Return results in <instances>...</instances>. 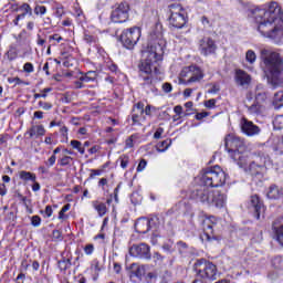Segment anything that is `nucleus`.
Returning <instances> with one entry per match:
<instances>
[{
    "mask_svg": "<svg viewBox=\"0 0 283 283\" xmlns=\"http://www.w3.org/2000/svg\"><path fill=\"white\" fill-rule=\"evenodd\" d=\"M208 206L216 207L217 209L227 207V195L220 192V190H212Z\"/></svg>",
    "mask_w": 283,
    "mask_h": 283,
    "instance_id": "15",
    "label": "nucleus"
},
{
    "mask_svg": "<svg viewBox=\"0 0 283 283\" xmlns=\"http://www.w3.org/2000/svg\"><path fill=\"white\" fill-rule=\"evenodd\" d=\"M8 193V188H6L4 184L0 185V196H6Z\"/></svg>",
    "mask_w": 283,
    "mask_h": 283,
    "instance_id": "64",
    "label": "nucleus"
},
{
    "mask_svg": "<svg viewBox=\"0 0 283 283\" xmlns=\"http://www.w3.org/2000/svg\"><path fill=\"white\" fill-rule=\"evenodd\" d=\"M140 113L138 112H133L132 115V120H133V125H138L140 123Z\"/></svg>",
    "mask_w": 283,
    "mask_h": 283,
    "instance_id": "46",
    "label": "nucleus"
},
{
    "mask_svg": "<svg viewBox=\"0 0 283 283\" xmlns=\"http://www.w3.org/2000/svg\"><path fill=\"white\" fill-rule=\"evenodd\" d=\"M52 238L53 240L61 242L63 240V233L61 232V230H53Z\"/></svg>",
    "mask_w": 283,
    "mask_h": 283,
    "instance_id": "40",
    "label": "nucleus"
},
{
    "mask_svg": "<svg viewBox=\"0 0 283 283\" xmlns=\"http://www.w3.org/2000/svg\"><path fill=\"white\" fill-rule=\"evenodd\" d=\"M202 78H205V73H202V69H200V66H186L180 72V82L185 83V85H189L190 83H200Z\"/></svg>",
    "mask_w": 283,
    "mask_h": 283,
    "instance_id": "7",
    "label": "nucleus"
},
{
    "mask_svg": "<svg viewBox=\"0 0 283 283\" xmlns=\"http://www.w3.org/2000/svg\"><path fill=\"white\" fill-rule=\"evenodd\" d=\"M234 81L241 87H249L251 85V75L243 70H237Z\"/></svg>",
    "mask_w": 283,
    "mask_h": 283,
    "instance_id": "18",
    "label": "nucleus"
},
{
    "mask_svg": "<svg viewBox=\"0 0 283 283\" xmlns=\"http://www.w3.org/2000/svg\"><path fill=\"white\" fill-rule=\"evenodd\" d=\"M163 134H165V128L158 127L154 134V138L156 140H160V138H163Z\"/></svg>",
    "mask_w": 283,
    "mask_h": 283,
    "instance_id": "42",
    "label": "nucleus"
},
{
    "mask_svg": "<svg viewBox=\"0 0 283 283\" xmlns=\"http://www.w3.org/2000/svg\"><path fill=\"white\" fill-rule=\"evenodd\" d=\"M156 222H158L157 217H154L150 219H147V218L138 219L135 223V230L137 233H142V234L149 233V230L154 226H156Z\"/></svg>",
    "mask_w": 283,
    "mask_h": 283,
    "instance_id": "14",
    "label": "nucleus"
},
{
    "mask_svg": "<svg viewBox=\"0 0 283 283\" xmlns=\"http://www.w3.org/2000/svg\"><path fill=\"white\" fill-rule=\"evenodd\" d=\"M67 132H69V129H67V127L65 125L61 126L60 134L65 139L66 143L69 140Z\"/></svg>",
    "mask_w": 283,
    "mask_h": 283,
    "instance_id": "51",
    "label": "nucleus"
},
{
    "mask_svg": "<svg viewBox=\"0 0 283 283\" xmlns=\"http://www.w3.org/2000/svg\"><path fill=\"white\" fill-rule=\"evenodd\" d=\"M39 107H42V109H45L48 112V111L52 109V104H50L48 102L40 101Z\"/></svg>",
    "mask_w": 283,
    "mask_h": 283,
    "instance_id": "54",
    "label": "nucleus"
},
{
    "mask_svg": "<svg viewBox=\"0 0 283 283\" xmlns=\"http://www.w3.org/2000/svg\"><path fill=\"white\" fill-rule=\"evenodd\" d=\"M133 112H137L138 114H140V116H143L145 114V104L143 102H138L134 106Z\"/></svg>",
    "mask_w": 283,
    "mask_h": 283,
    "instance_id": "37",
    "label": "nucleus"
},
{
    "mask_svg": "<svg viewBox=\"0 0 283 283\" xmlns=\"http://www.w3.org/2000/svg\"><path fill=\"white\" fill-rule=\"evenodd\" d=\"M23 70L24 72H27L28 74H32V72H34V65L30 62H27L24 65H23Z\"/></svg>",
    "mask_w": 283,
    "mask_h": 283,
    "instance_id": "48",
    "label": "nucleus"
},
{
    "mask_svg": "<svg viewBox=\"0 0 283 283\" xmlns=\"http://www.w3.org/2000/svg\"><path fill=\"white\" fill-rule=\"evenodd\" d=\"M274 129H283V115H279L273 120Z\"/></svg>",
    "mask_w": 283,
    "mask_h": 283,
    "instance_id": "36",
    "label": "nucleus"
},
{
    "mask_svg": "<svg viewBox=\"0 0 283 283\" xmlns=\"http://www.w3.org/2000/svg\"><path fill=\"white\" fill-rule=\"evenodd\" d=\"M272 229L276 235V240L283 247V218H279L273 222Z\"/></svg>",
    "mask_w": 283,
    "mask_h": 283,
    "instance_id": "19",
    "label": "nucleus"
},
{
    "mask_svg": "<svg viewBox=\"0 0 283 283\" xmlns=\"http://www.w3.org/2000/svg\"><path fill=\"white\" fill-rule=\"evenodd\" d=\"M97 76L98 74H96L95 71H88L87 73L82 74V76L80 77V81H82V83H94Z\"/></svg>",
    "mask_w": 283,
    "mask_h": 283,
    "instance_id": "24",
    "label": "nucleus"
},
{
    "mask_svg": "<svg viewBox=\"0 0 283 283\" xmlns=\"http://www.w3.org/2000/svg\"><path fill=\"white\" fill-rule=\"evenodd\" d=\"M27 134H29V138H34V136H45V127H43V125L32 126Z\"/></svg>",
    "mask_w": 283,
    "mask_h": 283,
    "instance_id": "23",
    "label": "nucleus"
},
{
    "mask_svg": "<svg viewBox=\"0 0 283 283\" xmlns=\"http://www.w3.org/2000/svg\"><path fill=\"white\" fill-rule=\"evenodd\" d=\"M250 209L254 212L256 220H260V216H264V203L260 200L258 195H253L250 199Z\"/></svg>",
    "mask_w": 283,
    "mask_h": 283,
    "instance_id": "16",
    "label": "nucleus"
},
{
    "mask_svg": "<svg viewBox=\"0 0 283 283\" xmlns=\"http://www.w3.org/2000/svg\"><path fill=\"white\" fill-rule=\"evenodd\" d=\"M145 167H147V160L142 159L137 166V171L140 172L145 169Z\"/></svg>",
    "mask_w": 283,
    "mask_h": 283,
    "instance_id": "58",
    "label": "nucleus"
},
{
    "mask_svg": "<svg viewBox=\"0 0 283 283\" xmlns=\"http://www.w3.org/2000/svg\"><path fill=\"white\" fill-rule=\"evenodd\" d=\"M220 92V85L214 84L210 90H208V94H218Z\"/></svg>",
    "mask_w": 283,
    "mask_h": 283,
    "instance_id": "60",
    "label": "nucleus"
},
{
    "mask_svg": "<svg viewBox=\"0 0 283 283\" xmlns=\"http://www.w3.org/2000/svg\"><path fill=\"white\" fill-rule=\"evenodd\" d=\"M167 41L163 38V32H153L149 38V42L144 54L145 60H142L139 69V78L144 81L143 85H151L154 83V74H158V67L160 61H163V54H165V46Z\"/></svg>",
    "mask_w": 283,
    "mask_h": 283,
    "instance_id": "2",
    "label": "nucleus"
},
{
    "mask_svg": "<svg viewBox=\"0 0 283 283\" xmlns=\"http://www.w3.org/2000/svg\"><path fill=\"white\" fill-rule=\"evenodd\" d=\"M45 12H48V8H45V6H36L34 8V14H40L41 17H43Z\"/></svg>",
    "mask_w": 283,
    "mask_h": 283,
    "instance_id": "41",
    "label": "nucleus"
},
{
    "mask_svg": "<svg viewBox=\"0 0 283 283\" xmlns=\"http://www.w3.org/2000/svg\"><path fill=\"white\" fill-rule=\"evenodd\" d=\"M20 178L21 180H31V182H36V175L25 170L20 171Z\"/></svg>",
    "mask_w": 283,
    "mask_h": 283,
    "instance_id": "30",
    "label": "nucleus"
},
{
    "mask_svg": "<svg viewBox=\"0 0 283 283\" xmlns=\"http://www.w3.org/2000/svg\"><path fill=\"white\" fill-rule=\"evenodd\" d=\"M8 81L9 83H13L14 85H23V81L19 77H9Z\"/></svg>",
    "mask_w": 283,
    "mask_h": 283,
    "instance_id": "56",
    "label": "nucleus"
},
{
    "mask_svg": "<svg viewBox=\"0 0 283 283\" xmlns=\"http://www.w3.org/2000/svg\"><path fill=\"white\" fill-rule=\"evenodd\" d=\"M20 10H23V14H30V15H32V8H31L30 4H28V3H23V4L20 7Z\"/></svg>",
    "mask_w": 283,
    "mask_h": 283,
    "instance_id": "44",
    "label": "nucleus"
},
{
    "mask_svg": "<svg viewBox=\"0 0 283 283\" xmlns=\"http://www.w3.org/2000/svg\"><path fill=\"white\" fill-rule=\"evenodd\" d=\"M31 224L32 227H41V217L39 216L31 217Z\"/></svg>",
    "mask_w": 283,
    "mask_h": 283,
    "instance_id": "47",
    "label": "nucleus"
},
{
    "mask_svg": "<svg viewBox=\"0 0 283 283\" xmlns=\"http://www.w3.org/2000/svg\"><path fill=\"white\" fill-rule=\"evenodd\" d=\"M84 253L86 255H92V253H94V244L88 243L84 247Z\"/></svg>",
    "mask_w": 283,
    "mask_h": 283,
    "instance_id": "50",
    "label": "nucleus"
},
{
    "mask_svg": "<svg viewBox=\"0 0 283 283\" xmlns=\"http://www.w3.org/2000/svg\"><path fill=\"white\" fill-rule=\"evenodd\" d=\"M174 90V86H171V83H164L163 84V91L166 94H169Z\"/></svg>",
    "mask_w": 283,
    "mask_h": 283,
    "instance_id": "55",
    "label": "nucleus"
},
{
    "mask_svg": "<svg viewBox=\"0 0 283 283\" xmlns=\"http://www.w3.org/2000/svg\"><path fill=\"white\" fill-rule=\"evenodd\" d=\"M193 269L197 273V277L201 280H210L211 282L218 280V268L216 264L205 259L197 260L193 264Z\"/></svg>",
    "mask_w": 283,
    "mask_h": 283,
    "instance_id": "6",
    "label": "nucleus"
},
{
    "mask_svg": "<svg viewBox=\"0 0 283 283\" xmlns=\"http://www.w3.org/2000/svg\"><path fill=\"white\" fill-rule=\"evenodd\" d=\"M84 41L92 45V43H96V38L94 35H90L87 33L84 34Z\"/></svg>",
    "mask_w": 283,
    "mask_h": 283,
    "instance_id": "49",
    "label": "nucleus"
},
{
    "mask_svg": "<svg viewBox=\"0 0 283 283\" xmlns=\"http://www.w3.org/2000/svg\"><path fill=\"white\" fill-rule=\"evenodd\" d=\"M273 106L274 109H280L283 107V91L275 93L273 98Z\"/></svg>",
    "mask_w": 283,
    "mask_h": 283,
    "instance_id": "26",
    "label": "nucleus"
},
{
    "mask_svg": "<svg viewBox=\"0 0 283 283\" xmlns=\"http://www.w3.org/2000/svg\"><path fill=\"white\" fill-rule=\"evenodd\" d=\"M252 17L262 36L271 39L276 45L283 43V12L277 2H271L268 10L260 8L252 10Z\"/></svg>",
    "mask_w": 283,
    "mask_h": 283,
    "instance_id": "1",
    "label": "nucleus"
},
{
    "mask_svg": "<svg viewBox=\"0 0 283 283\" xmlns=\"http://www.w3.org/2000/svg\"><path fill=\"white\" fill-rule=\"evenodd\" d=\"M56 163V156L52 155L46 161H44V165H46V167H54Z\"/></svg>",
    "mask_w": 283,
    "mask_h": 283,
    "instance_id": "52",
    "label": "nucleus"
},
{
    "mask_svg": "<svg viewBox=\"0 0 283 283\" xmlns=\"http://www.w3.org/2000/svg\"><path fill=\"white\" fill-rule=\"evenodd\" d=\"M211 192L212 190L209 188V186L199 181V185L195 186L190 190V198L196 202H201V205H209Z\"/></svg>",
    "mask_w": 283,
    "mask_h": 283,
    "instance_id": "10",
    "label": "nucleus"
},
{
    "mask_svg": "<svg viewBox=\"0 0 283 283\" xmlns=\"http://www.w3.org/2000/svg\"><path fill=\"white\" fill-rule=\"evenodd\" d=\"M57 266L60 271H67L70 266H72V260L71 259H62L57 262Z\"/></svg>",
    "mask_w": 283,
    "mask_h": 283,
    "instance_id": "31",
    "label": "nucleus"
},
{
    "mask_svg": "<svg viewBox=\"0 0 283 283\" xmlns=\"http://www.w3.org/2000/svg\"><path fill=\"white\" fill-rule=\"evenodd\" d=\"M255 101L256 103H264L266 101V93L262 90V85L256 86Z\"/></svg>",
    "mask_w": 283,
    "mask_h": 283,
    "instance_id": "28",
    "label": "nucleus"
},
{
    "mask_svg": "<svg viewBox=\"0 0 283 283\" xmlns=\"http://www.w3.org/2000/svg\"><path fill=\"white\" fill-rule=\"evenodd\" d=\"M41 213H44L45 218H52V213H54V210H52V206H46L45 210H42Z\"/></svg>",
    "mask_w": 283,
    "mask_h": 283,
    "instance_id": "53",
    "label": "nucleus"
},
{
    "mask_svg": "<svg viewBox=\"0 0 283 283\" xmlns=\"http://www.w3.org/2000/svg\"><path fill=\"white\" fill-rule=\"evenodd\" d=\"M199 182L206 187H222L227 182V174L220 166L207 168L201 172Z\"/></svg>",
    "mask_w": 283,
    "mask_h": 283,
    "instance_id": "5",
    "label": "nucleus"
},
{
    "mask_svg": "<svg viewBox=\"0 0 283 283\" xmlns=\"http://www.w3.org/2000/svg\"><path fill=\"white\" fill-rule=\"evenodd\" d=\"M261 59L269 71L268 81L273 87H283V59L277 52L269 49L261 50Z\"/></svg>",
    "mask_w": 283,
    "mask_h": 283,
    "instance_id": "3",
    "label": "nucleus"
},
{
    "mask_svg": "<svg viewBox=\"0 0 283 283\" xmlns=\"http://www.w3.org/2000/svg\"><path fill=\"white\" fill-rule=\"evenodd\" d=\"M174 112L175 114H177V116H179L180 118L182 117V106L177 105L174 107Z\"/></svg>",
    "mask_w": 283,
    "mask_h": 283,
    "instance_id": "62",
    "label": "nucleus"
},
{
    "mask_svg": "<svg viewBox=\"0 0 283 283\" xmlns=\"http://www.w3.org/2000/svg\"><path fill=\"white\" fill-rule=\"evenodd\" d=\"M207 116H209V113H207V112L197 113V114H196V119H197V120H202V118H207Z\"/></svg>",
    "mask_w": 283,
    "mask_h": 283,
    "instance_id": "63",
    "label": "nucleus"
},
{
    "mask_svg": "<svg viewBox=\"0 0 283 283\" xmlns=\"http://www.w3.org/2000/svg\"><path fill=\"white\" fill-rule=\"evenodd\" d=\"M268 198H270L271 200L280 199L281 198L280 188H277V186H271L268 191Z\"/></svg>",
    "mask_w": 283,
    "mask_h": 283,
    "instance_id": "27",
    "label": "nucleus"
},
{
    "mask_svg": "<svg viewBox=\"0 0 283 283\" xmlns=\"http://www.w3.org/2000/svg\"><path fill=\"white\" fill-rule=\"evenodd\" d=\"M272 265L274 269L282 270L283 269V256H275L272 260Z\"/></svg>",
    "mask_w": 283,
    "mask_h": 283,
    "instance_id": "35",
    "label": "nucleus"
},
{
    "mask_svg": "<svg viewBox=\"0 0 283 283\" xmlns=\"http://www.w3.org/2000/svg\"><path fill=\"white\" fill-rule=\"evenodd\" d=\"M62 40H63V36L59 35L56 33L49 36V41H56L57 43H61Z\"/></svg>",
    "mask_w": 283,
    "mask_h": 283,
    "instance_id": "59",
    "label": "nucleus"
},
{
    "mask_svg": "<svg viewBox=\"0 0 283 283\" xmlns=\"http://www.w3.org/2000/svg\"><path fill=\"white\" fill-rule=\"evenodd\" d=\"M111 19L113 23H125L129 19V4L122 2L118 7L113 10Z\"/></svg>",
    "mask_w": 283,
    "mask_h": 283,
    "instance_id": "12",
    "label": "nucleus"
},
{
    "mask_svg": "<svg viewBox=\"0 0 283 283\" xmlns=\"http://www.w3.org/2000/svg\"><path fill=\"white\" fill-rule=\"evenodd\" d=\"M254 161L264 167L265 169H269V167H273V161L271 160V157L266 153L260 151L255 157Z\"/></svg>",
    "mask_w": 283,
    "mask_h": 283,
    "instance_id": "21",
    "label": "nucleus"
},
{
    "mask_svg": "<svg viewBox=\"0 0 283 283\" xmlns=\"http://www.w3.org/2000/svg\"><path fill=\"white\" fill-rule=\"evenodd\" d=\"M199 52L202 56H211L218 52V44L209 36H205L199 40Z\"/></svg>",
    "mask_w": 283,
    "mask_h": 283,
    "instance_id": "11",
    "label": "nucleus"
},
{
    "mask_svg": "<svg viewBox=\"0 0 283 283\" xmlns=\"http://www.w3.org/2000/svg\"><path fill=\"white\" fill-rule=\"evenodd\" d=\"M201 23L202 25H205V28H211V22H209V18L208 17H202L201 18Z\"/></svg>",
    "mask_w": 283,
    "mask_h": 283,
    "instance_id": "61",
    "label": "nucleus"
},
{
    "mask_svg": "<svg viewBox=\"0 0 283 283\" xmlns=\"http://www.w3.org/2000/svg\"><path fill=\"white\" fill-rule=\"evenodd\" d=\"M169 23L172 28L181 29L187 25V13L180 4H170L169 6Z\"/></svg>",
    "mask_w": 283,
    "mask_h": 283,
    "instance_id": "8",
    "label": "nucleus"
},
{
    "mask_svg": "<svg viewBox=\"0 0 283 283\" xmlns=\"http://www.w3.org/2000/svg\"><path fill=\"white\" fill-rule=\"evenodd\" d=\"M264 171H266V168L264 166L258 164V161H252L250 164L251 176H262V174H264Z\"/></svg>",
    "mask_w": 283,
    "mask_h": 283,
    "instance_id": "22",
    "label": "nucleus"
},
{
    "mask_svg": "<svg viewBox=\"0 0 283 283\" xmlns=\"http://www.w3.org/2000/svg\"><path fill=\"white\" fill-rule=\"evenodd\" d=\"M73 158L71 156L64 155L62 158L57 160L60 167H67L70 163H72Z\"/></svg>",
    "mask_w": 283,
    "mask_h": 283,
    "instance_id": "34",
    "label": "nucleus"
},
{
    "mask_svg": "<svg viewBox=\"0 0 283 283\" xmlns=\"http://www.w3.org/2000/svg\"><path fill=\"white\" fill-rule=\"evenodd\" d=\"M248 112H250V114H260V102H256L251 106H248Z\"/></svg>",
    "mask_w": 283,
    "mask_h": 283,
    "instance_id": "38",
    "label": "nucleus"
},
{
    "mask_svg": "<svg viewBox=\"0 0 283 283\" xmlns=\"http://www.w3.org/2000/svg\"><path fill=\"white\" fill-rule=\"evenodd\" d=\"M224 147L230 158H232L239 167L247 165V144H244V139L230 134L224 138Z\"/></svg>",
    "mask_w": 283,
    "mask_h": 283,
    "instance_id": "4",
    "label": "nucleus"
},
{
    "mask_svg": "<svg viewBox=\"0 0 283 283\" xmlns=\"http://www.w3.org/2000/svg\"><path fill=\"white\" fill-rule=\"evenodd\" d=\"M201 240H206L207 242L217 240L216 235L213 234V224H211L209 220L205 221L203 234L201 235Z\"/></svg>",
    "mask_w": 283,
    "mask_h": 283,
    "instance_id": "20",
    "label": "nucleus"
},
{
    "mask_svg": "<svg viewBox=\"0 0 283 283\" xmlns=\"http://www.w3.org/2000/svg\"><path fill=\"white\" fill-rule=\"evenodd\" d=\"M70 203H66L65 206L62 207V209L59 212V220H65V213L66 211H70Z\"/></svg>",
    "mask_w": 283,
    "mask_h": 283,
    "instance_id": "39",
    "label": "nucleus"
},
{
    "mask_svg": "<svg viewBox=\"0 0 283 283\" xmlns=\"http://www.w3.org/2000/svg\"><path fill=\"white\" fill-rule=\"evenodd\" d=\"M18 54H17V51L14 49H10L8 52H7V57L9 61H14L17 59Z\"/></svg>",
    "mask_w": 283,
    "mask_h": 283,
    "instance_id": "43",
    "label": "nucleus"
},
{
    "mask_svg": "<svg viewBox=\"0 0 283 283\" xmlns=\"http://www.w3.org/2000/svg\"><path fill=\"white\" fill-rule=\"evenodd\" d=\"M241 130L243 134H245V136H258L260 132H262L258 125L253 124V122L247 118L241 120Z\"/></svg>",
    "mask_w": 283,
    "mask_h": 283,
    "instance_id": "17",
    "label": "nucleus"
},
{
    "mask_svg": "<svg viewBox=\"0 0 283 283\" xmlns=\"http://www.w3.org/2000/svg\"><path fill=\"white\" fill-rule=\"evenodd\" d=\"M169 147H171V139H165L164 142L157 144L156 149L159 151V154H163L164 151H167Z\"/></svg>",
    "mask_w": 283,
    "mask_h": 283,
    "instance_id": "29",
    "label": "nucleus"
},
{
    "mask_svg": "<svg viewBox=\"0 0 283 283\" xmlns=\"http://www.w3.org/2000/svg\"><path fill=\"white\" fill-rule=\"evenodd\" d=\"M217 101L214 98L208 99L205 103V106L208 107V109H212V107H216Z\"/></svg>",
    "mask_w": 283,
    "mask_h": 283,
    "instance_id": "57",
    "label": "nucleus"
},
{
    "mask_svg": "<svg viewBox=\"0 0 283 283\" xmlns=\"http://www.w3.org/2000/svg\"><path fill=\"white\" fill-rule=\"evenodd\" d=\"M129 253L133 258H139V260H151V251L147 243L132 245Z\"/></svg>",
    "mask_w": 283,
    "mask_h": 283,
    "instance_id": "13",
    "label": "nucleus"
},
{
    "mask_svg": "<svg viewBox=\"0 0 283 283\" xmlns=\"http://www.w3.org/2000/svg\"><path fill=\"white\" fill-rule=\"evenodd\" d=\"M138 41H140V28L138 27L124 30L120 34V43L126 50H134Z\"/></svg>",
    "mask_w": 283,
    "mask_h": 283,
    "instance_id": "9",
    "label": "nucleus"
},
{
    "mask_svg": "<svg viewBox=\"0 0 283 283\" xmlns=\"http://www.w3.org/2000/svg\"><path fill=\"white\" fill-rule=\"evenodd\" d=\"M258 59V55H255V51L253 50H248L245 53V61L248 63L253 64V62Z\"/></svg>",
    "mask_w": 283,
    "mask_h": 283,
    "instance_id": "33",
    "label": "nucleus"
},
{
    "mask_svg": "<svg viewBox=\"0 0 283 283\" xmlns=\"http://www.w3.org/2000/svg\"><path fill=\"white\" fill-rule=\"evenodd\" d=\"M92 206L97 211V213L101 218H103V216H105L107 213V206L105 203L98 202V201H93Z\"/></svg>",
    "mask_w": 283,
    "mask_h": 283,
    "instance_id": "25",
    "label": "nucleus"
},
{
    "mask_svg": "<svg viewBox=\"0 0 283 283\" xmlns=\"http://www.w3.org/2000/svg\"><path fill=\"white\" fill-rule=\"evenodd\" d=\"M71 147L73 149H77L80 154H85V147H83V144L80 140L73 139L71 140Z\"/></svg>",
    "mask_w": 283,
    "mask_h": 283,
    "instance_id": "32",
    "label": "nucleus"
},
{
    "mask_svg": "<svg viewBox=\"0 0 283 283\" xmlns=\"http://www.w3.org/2000/svg\"><path fill=\"white\" fill-rule=\"evenodd\" d=\"M119 160H120L122 169H127V166L129 165V157L127 156L119 157Z\"/></svg>",
    "mask_w": 283,
    "mask_h": 283,
    "instance_id": "45",
    "label": "nucleus"
}]
</instances>
